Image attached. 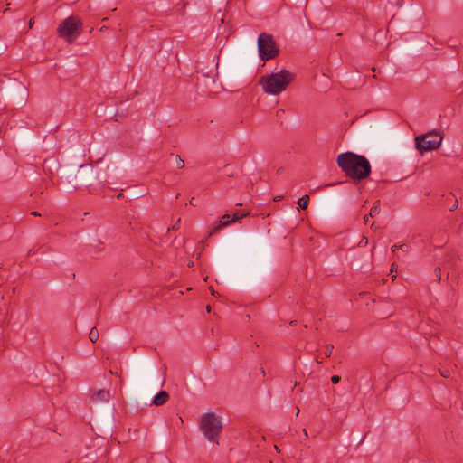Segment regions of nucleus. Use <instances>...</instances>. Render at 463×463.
<instances>
[{"label":"nucleus","instance_id":"1","mask_svg":"<svg viewBox=\"0 0 463 463\" xmlns=\"http://www.w3.org/2000/svg\"><path fill=\"white\" fill-rule=\"evenodd\" d=\"M338 166L350 178L354 180H364L371 173L369 160L361 155L353 152H345L338 155L336 159Z\"/></svg>","mask_w":463,"mask_h":463},{"label":"nucleus","instance_id":"2","mask_svg":"<svg viewBox=\"0 0 463 463\" xmlns=\"http://www.w3.org/2000/svg\"><path fill=\"white\" fill-rule=\"evenodd\" d=\"M294 80V72L283 69L261 76L259 83L265 93L277 96L285 91Z\"/></svg>","mask_w":463,"mask_h":463},{"label":"nucleus","instance_id":"3","mask_svg":"<svg viewBox=\"0 0 463 463\" xmlns=\"http://www.w3.org/2000/svg\"><path fill=\"white\" fill-rule=\"evenodd\" d=\"M199 426L204 437L212 442H214L219 438L222 429L221 420L213 412L204 413L202 416Z\"/></svg>","mask_w":463,"mask_h":463},{"label":"nucleus","instance_id":"4","mask_svg":"<svg viewBox=\"0 0 463 463\" xmlns=\"http://www.w3.org/2000/svg\"><path fill=\"white\" fill-rule=\"evenodd\" d=\"M442 136L438 131H430L414 138L415 148L423 155L425 152L439 148L442 142Z\"/></svg>","mask_w":463,"mask_h":463},{"label":"nucleus","instance_id":"5","mask_svg":"<svg viewBox=\"0 0 463 463\" xmlns=\"http://www.w3.org/2000/svg\"><path fill=\"white\" fill-rule=\"evenodd\" d=\"M258 51L260 58L264 61L274 59L279 54V48L273 37L265 33L259 35Z\"/></svg>","mask_w":463,"mask_h":463},{"label":"nucleus","instance_id":"6","mask_svg":"<svg viewBox=\"0 0 463 463\" xmlns=\"http://www.w3.org/2000/svg\"><path fill=\"white\" fill-rule=\"evenodd\" d=\"M81 22L74 16L68 17L59 26V35L68 42H72L80 33Z\"/></svg>","mask_w":463,"mask_h":463},{"label":"nucleus","instance_id":"7","mask_svg":"<svg viewBox=\"0 0 463 463\" xmlns=\"http://www.w3.org/2000/svg\"><path fill=\"white\" fill-rule=\"evenodd\" d=\"M110 398L111 395L109 392L107 390H92L91 394L90 396V404L91 406L99 407L105 402H109Z\"/></svg>","mask_w":463,"mask_h":463},{"label":"nucleus","instance_id":"8","mask_svg":"<svg viewBox=\"0 0 463 463\" xmlns=\"http://www.w3.org/2000/svg\"><path fill=\"white\" fill-rule=\"evenodd\" d=\"M169 398V394L165 391L159 392L156 395H155L153 399V404L156 406H161L166 402Z\"/></svg>","mask_w":463,"mask_h":463},{"label":"nucleus","instance_id":"9","mask_svg":"<svg viewBox=\"0 0 463 463\" xmlns=\"http://www.w3.org/2000/svg\"><path fill=\"white\" fill-rule=\"evenodd\" d=\"M232 222V220L230 219V215L229 214H224L222 216V221H219L217 222V224L215 225V227L213 228V232H211V234H213V232H217L218 230H220L221 228L222 227H225L227 226L230 222Z\"/></svg>","mask_w":463,"mask_h":463},{"label":"nucleus","instance_id":"10","mask_svg":"<svg viewBox=\"0 0 463 463\" xmlns=\"http://www.w3.org/2000/svg\"><path fill=\"white\" fill-rule=\"evenodd\" d=\"M380 213V201H376L369 212V216L373 218Z\"/></svg>","mask_w":463,"mask_h":463},{"label":"nucleus","instance_id":"11","mask_svg":"<svg viewBox=\"0 0 463 463\" xmlns=\"http://www.w3.org/2000/svg\"><path fill=\"white\" fill-rule=\"evenodd\" d=\"M99 334L96 327H92L89 333V339L95 343L99 339Z\"/></svg>","mask_w":463,"mask_h":463},{"label":"nucleus","instance_id":"12","mask_svg":"<svg viewBox=\"0 0 463 463\" xmlns=\"http://www.w3.org/2000/svg\"><path fill=\"white\" fill-rule=\"evenodd\" d=\"M309 197L308 195H304L298 199V203L301 209H306L308 206Z\"/></svg>","mask_w":463,"mask_h":463},{"label":"nucleus","instance_id":"13","mask_svg":"<svg viewBox=\"0 0 463 463\" xmlns=\"http://www.w3.org/2000/svg\"><path fill=\"white\" fill-rule=\"evenodd\" d=\"M175 165L180 169L184 167V161L178 155L175 156Z\"/></svg>","mask_w":463,"mask_h":463},{"label":"nucleus","instance_id":"14","mask_svg":"<svg viewBox=\"0 0 463 463\" xmlns=\"http://www.w3.org/2000/svg\"><path fill=\"white\" fill-rule=\"evenodd\" d=\"M334 346L332 345H327L326 346L325 354L326 357H329L331 355Z\"/></svg>","mask_w":463,"mask_h":463},{"label":"nucleus","instance_id":"15","mask_svg":"<svg viewBox=\"0 0 463 463\" xmlns=\"http://www.w3.org/2000/svg\"><path fill=\"white\" fill-rule=\"evenodd\" d=\"M449 211H453L458 207V201L455 199L452 203L448 204Z\"/></svg>","mask_w":463,"mask_h":463},{"label":"nucleus","instance_id":"16","mask_svg":"<svg viewBox=\"0 0 463 463\" xmlns=\"http://www.w3.org/2000/svg\"><path fill=\"white\" fill-rule=\"evenodd\" d=\"M368 244V239L367 237L365 236H363L362 239L360 240L358 245L359 246H366Z\"/></svg>","mask_w":463,"mask_h":463},{"label":"nucleus","instance_id":"17","mask_svg":"<svg viewBox=\"0 0 463 463\" xmlns=\"http://www.w3.org/2000/svg\"><path fill=\"white\" fill-rule=\"evenodd\" d=\"M241 218H242V215H240V213H239V212H236V213H234V214H233V218H232V222L238 221V220H240Z\"/></svg>","mask_w":463,"mask_h":463},{"label":"nucleus","instance_id":"18","mask_svg":"<svg viewBox=\"0 0 463 463\" xmlns=\"http://www.w3.org/2000/svg\"><path fill=\"white\" fill-rule=\"evenodd\" d=\"M340 379H341V378H340L339 376H337V375H334V376H332V377H331V382H332L334 384H336V383H339Z\"/></svg>","mask_w":463,"mask_h":463},{"label":"nucleus","instance_id":"19","mask_svg":"<svg viewBox=\"0 0 463 463\" xmlns=\"http://www.w3.org/2000/svg\"><path fill=\"white\" fill-rule=\"evenodd\" d=\"M399 249L402 250L404 252L409 251V246L407 244H401V245H399Z\"/></svg>","mask_w":463,"mask_h":463},{"label":"nucleus","instance_id":"20","mask_svg":"<svg viewBox=\"0 0 463 463\" xmlns=\"http://www.w3.org/2000/svg\"><path fill=\"white\" fill-rule=\"evenodd\" d=\"M371 228H372L373 230H377V229H378V225H377L375 222H373V223L371 224Z\"/></svg>","mask_w":463,"mask_h":463},{"label":"nucleus","instance_id":"21","mask_svg":"<svg viewBox=\"0 0 463 463\" xmlns=\"http://www.w3.org/2000/svg\"><path fill=\"white\" fill-rule=\"evenodd\" d=\"M31 214L33 216H41V213L36 211L32 212Z\"/></svg>","mask_w":463,"mask_h":463},{"label":"nucleus","instance_id":"22","mask_svg":"<svg viewBox=\"0 0 463 463\" xmlns=\"http://www.w3.org/2000/svg\"><path fill=\"white\" fill-rule=\"evenodd\" d=\"M394 270H395V271L397 270V266L393 263V264L392 265L391 271H392V272H393Z\"/></svg>","mask_w":463,"mask_h":463},{"label":"nucleus","instance_id":"23","mask_svg":"<svg viewBox=\"0 0 463 463\" xmlns=\"http://www.w3.org/2000/svg\"><path fill=\"white\" fill-rule=\"evenodd\" d=\"M369 217H370V216H369V214H368V215H365V216L364 217V223H367V222H368Z\"/></svg>","mask_w":463,"mask_h":463},{"label":"nucleus","instance_id":"24","mask_svg":"<svg viewBox=\"0 0 463 463\" xmlns=\"http://www.w3.org/2000/svg\"><path fill=\"white\" fill-rule=\"evenodd\" d=\"M398 249H399V245H393L392 247V250L393 252H395Z\"/></svg>","mask_w":463,"mask_h":463},{"label":"nucleus","instance_id":"25","mask_svg":"<svg viewBox=\"0 0 463 463\" xmlns=\"http://www.w3.org/2000/svg\"><path fill=\"white\" fill-rule=\"evenodd\" d=\"M435 272L437 273V275L439 276V279H440V269H436Z\"/></svg>","mask_w":463,"mask_h":463},{"label":"nucleus","instance_id":"26","mask_svg":"<svg viewBox=\"0 0 463 463\" xmlns=\"http://www.w3.org/2000/svg\"><path fill=\"white\" fill-rule=\"evenodd\" d=\"M210 291H211L212 295H213V296L216 295L215 290L212 287L210 288Z\"/></svg>","mask_w":463,"mask_h":463},{"label":"nucleus","instance_id":"27","mask_svg":"<svg viewBox=\"0 0 463 463\" xmlns=\"http://www.w3.org/2000/svg\"><path fill=\"white\" fill-rule=\"evenodd\" d=\"M441 375H442L443 377H448L449 373H448V372H441Z\"/></svg>","mask_w":463,"mask_h":463},{"label":"nucleus","instance_id":"28","mask_svg":"<svg viewBox=\"0 0 463 463\" xmlns=\"http://www.w3.org/2000/svg\"><path fill=\"white\" fill-rule=\"evenodd\" d=\"M281 199H282V196H281V195H279V196H276V197L274 198V201H280Z\"/></svg>","mask_w":463,"mask_h":463},{"label":"nucleus","instance_id":"29","mask_svg":"<svg viewBox=\"0 0 463 463\" xmlns=\"http://www.w3.org/2000/svg\"><path fill=\"white\" fill-rule=\"evenodd\" d=\"M33 19H31V20H30V22H29V26H30V28H31V27H33Z\"/></svg>","mask_w":463,"mask_h":463},{"label":"nucleus","instance_id":"30","mask_svg":"<svg viewBox=\"0 0 463 463\" xmlns=\"http://www.w3.org/2000/svg\"><path fill=\"white\" fill-rule=\"evenodd\" d=\"M178 420H179V421H177V424L183 423V419H182V417H179V418H178Z\"/></svg>","mask_w":463,"mask_h":463},{"label":"nucleus","instance_id":"31","mask_svg":"<svg viewBox=\"0 0 463 463\" xmlns=\"http://www.w3.org/2000/svg\"><path fill=\"white\" fill-rule=\"evenodd\" d=\"M178 420H179V421H177V424L183 423V419H182V417H179V418H178Z\"/></svg>","mask_w":463,"mask_h":463},{"label":"nucleus","instance_id":"32","mask_svg":"<svg viewBox=\"0 0 463 463\" xmlns=\"http://www.w3.org/2000/svg\"><path fill=\"white\" fill-rule=\"evenodd\" d=\"M240 215H242V217H245L248 215V213H240Z\"/></svg>","mask_w":463,"mask_h":463},{"label":"nucleus","instance_id":"33","mask_svg":"<svg viewBox=\"0 0 463 463\" xmlns=\"http://www.w3.org/2000/svg\"><path fill=\"white\" fill-rule=\"evenodd\" d=\"M206 310H207V312H208V313H210V312H211V306H209V305H208V306L206 307Z\"/></svg>","mask_w":463,"mask_h":463},{"label":"nucleus","instance_id":"34","mask_svg":"<svg viewBox=\"0 0 463 463\" xmlns=\"http://www.w3.org/2000/svg\"><path fill=\"white\" fill-rule=\"evenodd\" d=\"M303 435H305V437H307V432L306 429H303Z\"/></svg>","mask_w":463,"mask_h":463},{"label":"nucleus","instance_id":"35","mask_svg":"<svg viewBox=\"0 0 463 463\" xmlns=\"http://www.w3.org/2000/svg\"><path fill=\"white\" fill-rule=\"evenodd\" d=\"M105 29H107L106 26H101L100 27V31H105Z\"/></svg>","mask_w":463,"mask_h":463},{"label":"nucleus","instance_id":"36","mask_svg":"<svg viewBox=\"0 0 463 463\" xmlns=\"http://www.w3.org/2000/svg\"><path fill=\"white\" fill-rule=\"evenodd\" d=\"M122 196V194H118L117 198L119 199Z\"/></svg>","mask_w":463,"mask_h":463},{"label":"nucleus","instance_id":"37","mask_svg":"<svg viewBox=\"0 0 463 463\" xmlns=\"http://www.w3.org/2000/svg\"><path fill=\"white\" fill-rule=\"evenodd\" d=\"M274 449H275L278 452H279V449L278 448V446H276V445H275V446H274Z\"/></svg>","mask_w":463,"mask_h":463},{"label":"nucleus","instance_id":"38","mask_svg":"<svg viewBox=\"0 0 463 463\" xmlns=\"http://www.w3.org/2000/svg\"><path fill=\"white\" fill-rule=\"evenodd\" d=\"M298 414H299V409H297L296 416H298Z\"/></svg>","mask_w":463,"mask_h":463},{"label":"nucleus","instance_id":"39","mask_svg":"<svg viewBox=\"0 0 463 463\" xmlns=\"http://www.w3.org/2000/svg\"><path fill=\"white\" fill-rule=\"evenodd\" d=\"M193 266H194V263H193V262H190V263L188 264V267H193Z\"/></svg>","mask_w":463,"mask_h":463},{"label":"nucleus","instance_id":"40","mask_svg":"<svg viewBox=\"0 0 463 463\" xmlns=\"http://www.w3.org/2000/svg\"><path fill=\"white\" fill-rule=\"evenodd\" d=\"M193 200H194V198H192V200L190 201L191 204H194V201Z\"/></svg>","mask_w":463,"mask_h":463},{"label":"nucleus","instance_id":"41","mask_svg":"<svg viewBox=\"0 0 463 463\" xmlns=\"http://www.w3.org/2000/svg\"><path fill=\"white\" fill-rule=\"evenodd\" d=\"M291 325H296V321H291Z\"/></svg>","mask_w":463,"mask_h":463}]
</instances>
